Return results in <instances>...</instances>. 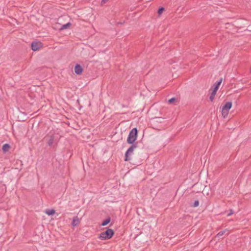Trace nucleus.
<instances>
[{
  "mask_svg": "<svg viewBox=\"0 0 251 251\" xmlns=\"http://www.w3.org/2000/svg\"><path fill=\"white\" fill-rule=\"evenodd\" d=\"M138 132L136 127H134L130 130L126 140L128 144H135L134 142L137 138Z\"/></svg>",
  "mask_w": 251,
  "mask_h": 251,
  "instance_id": "obj_1",
  "label": "nucleus"
},
{
  "mask_svg": "<svg viewBox=\"0 0 251 251\" xmlns=\"http://www.w3.org/2000/svg\"><path fill=\"white\" fill-rule=\"evenodd\" d=\"M114 234V230L112 229L107 228L105 231L101 232L98 238L101 240H108L111 239Z\"/></svg>",
  "mask_w": 251,
  "mask_h": 251,
  "instance_id": "obj_2",
  "label": "nucleus"
},
{
  "mask_svg": "<svg viewBox=\"0 0 251 251\" xmlns=\"http://www.w3.org/2000/svg\"><path fill=\"white\" fill-rule=\"evenodd\" d=\"M222 80H223V78H221L219 80L217 81L215 83L214 88L213 89L212 92L210 94V96L209 97V99L211 101H213V100L215 98V96L216 94V93L219 89L220 85H221V84L222 82Z\"/></svg>",
  "mask_w": 251,
  "mask_h": 251,
  "instance_id": "obj_3",
  "label": "nucleus"
},
{
  "mask_svg": "<svg viewBox=\"0 0 251 251\" xmlns=\"http://www.w3.org/2000/svg\"><path fill=\"white\" fill-rule=\"evenodd\" d=\"M232 105V102L231 101H228L226 103V104L222 108V115L224 118H226L228 114L229 110L231 109Z\"/></svg>",
  "mask_w": 251,
  "mask_h": 251,
  "instance_id": "obj_4",
  "label": "nucleus"
},
{
  "mask_svg": "<svg viewBox=\"0 0 251 251\" xmlns=\"http://www.w3.org/2000/svg\"><path fill=\"white\" fill-rule=\"evenodd\" d=\"M131 146L127 150L125 154V161H128L130 160V155L133 152L134 149L137 148V143L131 144Z\"/></svg>",
  "mask_w": 251,
  "mask_h": 251,
  "instance_id": "obj_5",
  "label": "nucleus"
},
{
  "mask_svg": "<svg viewBox=\"0 0 251 251\" xmlns=\"http://www.w3.org/2000/svg\"><path fill=\"white\" fill-rule=\"evenodd\" d=\"M54 131H50L46 136L45 138H48L47 144L49 146L51 147L54 142Z\"/></svg>",
  "mask_w": 251,
  "mask_h": 251,
  "instance_id": "obj_6",
  "label": "nucleus"
},
{
  "mask_svg": "<svg viewBox=\"0 0 251 251\" xmlns=\"http://www.w3.org/2000/svg\"><path fill=\"white\" fill-rule=\"evenodd\" d=\"M43 46V44L40 41H33L31 44V50L33 51L39 50Z\"/></svg>",
  "mask_w": 251,
  "mask_h": 251,
  "instance_id": "obj_7",
  "label": "nucleus"
},
{
  "mask_svg": "<svg viewBox=\"0 0 251 251\" xmlns=\"http://www.w3.org/2000/svg\"><path fill=\"white\" fill-rule=\"evenodd\" d=\"M74 71L76 75H79L82 74L83 69L80 64H76L75 66Z\"/></svg>",
  "mask_w": 251,
  "mask_h": 251,
  "instance_id": "obj_8",
  "label": "nucleus"
},
{
  "mask_svg": "<svg viewBox=\"0 0 251 251\" xmlns=\"http://www.w3.org/2000/svg\"><path fill=\"white\" fill-rule=\"evenodd\" d=\"M80 220L78 218V217L76 216L74 217L72 220L71 225L73 226H76L78 225V224L80 223Z\"/></svg>",
  "mask_w": 251,
  "mask_h": 251,
  "instance_id": "obj_9",
  "label": "nucleus"
},
{
  "mask_svg": "<svg viewBox=\"0 0 251 251\" xmlns=\"http://www.w3.org/2000/svg\"><path fill=\"white\" fill-rule=\"evenodd\" d=\"M10 148L9 144H5L2 147V150L4 153H5L10 150Z\"/></svg>",
  "mask_w": 251,
  "mask_h": 251,
  "instance_id": "obj_10",
  "label": "nucleus"
},
{
  "mask_svg": "<svg viewBox=\"0 0 251 251\" xmlns=\"http://www.w3.org/2000/svg\"><path fill=\"white\" fill-rule=\"evenodd\" d=\"M111 221V218L109 216L104 220L101 224V226H105L108 225Z\"/></svg>",
  "mask_w": 251,
  "mask_h": 251,
  "instance_id": "obj_11",
  "label": "nucleus"
},
{
  "mask_svg": "<svg viewBox=\"0 0 251 251\" xmlns=\"http://www.w3.org/2000/svg\"><path fill=\"white\" fill-rule=\"evenodd\" d=\"M55 212V211L53 209H47L45 211L46 214L48 215L49 216L53 215Z\"/></svg>",
  "mask_w": 251,
  "mask_h": 251,
  "instance_id": "obj_12",
  "label": "nucleus"
},
{
  "mask_svg": "<svg viewBox=\"0 0 251 251\" xmlns=\"http://www.w3.org/2000/svg\"><path fill=\"white\" fill-rule=\"evenodd\" d=\"M71 25V24L70 23H68L66 24L63 25L60 28V30H63L64 29H67L69 28Z\"/></svg>",
  "mask_w": 251,
  "mask_h": 251,
  "instance_id": "obj_13",
  "label": "nucleus"
},
{
  "mask_svg": "<svg viewBox=\"0 0 251 251\" xmlns=\"http://www.w3.org/2000/svg\"><path fill=\"white\" fill-rule=\"evenodd\" d=\"M191 207H196L199 205V200H196L193 204H190Z\"/></svg>",
  "mask_w": 251,
  "mask_h": 251,
  "instance_id": "obj_14",
  "label": "nucleus"
},
{
  "mask_svg": "<svg viewBox=\"0 0 251 251\" xmlns=\"http://www.w3.org/2000/svg\"><path fill=\"white\" fill-rule=\"evenodd\" d=\"M226 231H228L227 229H226L223 231H220L216 235V237H220V236L223 235Z\"/></svg>",
  "mask_w": 251,
  "mask_h": 251,
  "instance_id": "obj_15",
  "label": "nucleus"
},
{
  "mask_svg": "<svg viewBox=\"0 0 251 251\" xmlns=\"http://www.w3.org/2000/svg\"><path fill=\"white\" fill-rule=\"evenodd\" d=\"M165 10V9L163 7H160L157 11V13L159 16H160Z\"/></svg>",
  "mask_w": 251,
  "mask_h": 251,
  "instance_id": "obj_16",
  "label": "nucleus"
},
{
  "mask_svg": "<svg viewBox=\"0 0 251 251\" xmlns=\"http://www.w3.org/2000/svg\"><path fill=\"white\" fill-rule=\"evenodd\" d=\"M176 99L175 98H172L171 99H169L168 101L169 104H172L176 101Z\"/></svg>",
  "mask_w": 251,
  "mask_h": 251,
  "instance_id": "obj_17",
  "label": "nucleus"
},
{
  "mask_svg": "<svg viewBox=\"0 0 251 251\" xmlns=\"http://www.w3.org/2000/svg\"><path fill=\"white\" fill-rule=\"evenodd\" d=\"M233 213V210L232 209H230L229 210V213L227 214V216L228 217V216H231V215H232Z\"/></svg>",
  "mask_w": 251,
  "mask_h": 251,
  "instance_id": "obj_18",
  "label": "nucleus"
},
{
  "mask_svg": "<svg viewBox=\"0 0 251 251\" xmlns=\"http://www.w3.org/2000/svg\"><path fill=\"white\" fill-rule=\"evenodd\" d=\"M106 1H107V0H102L101 1V4H104L106 3Z\"/></svg>",
  "mask_w": 251,
  "mask_h": 251,
  "instance_id": "obj_19",
  "label": "nucleus"
}]
</instances>
